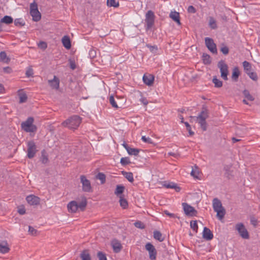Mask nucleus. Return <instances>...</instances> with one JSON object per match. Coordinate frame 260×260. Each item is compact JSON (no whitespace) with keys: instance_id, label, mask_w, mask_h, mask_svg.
<instances>
[{"instance_id":"f704fd0d","label":"nucleus","mask_w":260,"mask_h":260,"mask_svg":"<svg viewBox=\"0 0 260 260\" xmlns=\"http://www.w3.org/2000/svg\"><path fill=\"white\" fill-rule=\"evenodd\" d=\"M123 174L124 177L130 182H133L134 181L133 174L131 172H123Z\"/></svg>"},{"instance_id":"c756f323","label":"nucleus","mask_w":260,"mask_h":260,"mask_svg":"<svg viewBox=\"0 0 260 260\" xmlns=\"http://www.w3.org/2000/svg\"><path fill=\"white\" fill-rule=\"evenodd\" d=\"M80 256L82 260H91L90 254L87 250H84L81 253Z\"/></svg>"},{"instance_id":"6e6d98bb","label":"nucleus","mask_w":260,"mask_h":260,"mask_svg":"<svg viewBox=\"0 0 260 260\" xmlns=\"http://www.w3.org/2000/svg\"><path fill=\"white\" fill-rule=\"evenodd\" d=\"M220 51L222 52V53L224 55H226L229 53V50L228 47L224 46L221 48Z\"/></svg>"},{"instance_id":"1a4fd4ad","label":"nucleus","mask_w":260,"mask_h":260,"mask_svg":"<svg viewBox=\"0 0 260 260\" xmlns=\"http://www.w3.org/2000/svg\"><path fill=\"white\" fill-rule=\"evenodd\" d=\"M218 67L220 69L221 77L224 80H228V67L223 60H220L218 63Z\"/></svg>"},{"instance_id":"603ef678","label":"nucleus","mask_w":260,"mask_h":260,"mask_svg":"<svg viewBox=\"0 0 260 260\" xmlns=\"http://www.w3.org/2000/svg\"><path fill=\"white\" fill-rule=\"evenodd\" d=\"M7 58V54L5 52L2 51L0 52V60L2 61H5V59Z\"/></svg>"},{"instance_id":"bf43d9fd","label":"nucleus","mask_w":260,"mask_h":260,"mask_svg":"<svg viewBox=\"0 0 260 260\" xmlns=\"http://www.w3.org/2000/svg\"><path fill=\"white\" fill-rule=\"evenodd\" d=\"M18 212L20 215H24L25 213V209L24 207H20L18 209Z\"/></svg>"},{"instance_id":"2eb2a0df","label":"nucleus","mask_w":260,"mask_h":260,"mask_svg":"<svg viewBox=\"0 0 260 260\" xmlns=\"http://www.w3.org/2000/svg\"><path fill=\"white\" fill-rule=\"evenodd\" d=\"M154 80V77L151 74H144L143 77V82L148 86H151L153 84Z\"/></svg>"},{"instance_id":"79ce46f5","label":"nucleus","mask_w":260,"mask_h":260,"mask_svg":"<svg viewBox=\"0 0 260 260\" xmlns=\"http://www.w3.org/2000/svg\"><path fill=\"white\" fill-rule=\"evenodd\" d=\"M249 78L253 81H256L258 79L256 73L250 71L247 74Z\"/></svg>"},{"instance_id":"a211bd4d","label":"nucleus","mask_w":260,"mask_h":260,"mask_svg":"<svg viewBox=\"0 0 260 260\" xmlns=\"http://www.w3.org/2000/svg\"><path fill=\"white\" fill-rule=\"evenodd\" d=\"M170 17L177 24L181 25L179 13L176 11H171L169 15Z\"/></svg>"},{"instance_id":"4468645a","label":"nucleus","mask_w":260,"mask_h":260,"mask_svg":"<svg viewBox=\"0 0 260 260\" xmlns=\"http://www.w3.org/2000/svg\"><path fill=\"white\" fill-rule=\"evenodd\" d=\"M26 200L28 203L31 205H37L40 203V199L34 195H29L27 196Z\"/></svg>"},{"instance_id":"e433bc0d","label":"nucleus","mask_w":260,"mask_h":260,"mask_svg":"<svg viewBox=\"0 0 260 260\" xmlns=\"http://www.w3.org/2000/svg\"><path fill=\"white\" fill-rule=\"evenodd\" d=\"M109 103L112 105V106L115 108L118 109L119 108L117 102L115 101V99L113 95H111L109 98Z\"/></svg>"},{"instance_id":"f8f14e48","label":"nucleus","mask_w":260,"mask_h":260,"mask_svg":"<svg viewBox=\"0 0 260 260\" xmlns=\"http://www.w3.org/2000/svg\"><path fill=\"white\" fill-rule=\"evenodd\" d=\"M80 180L82 184L83 190L85 192H90L91 191V187L89 180L84 175L80 176Z\"/></svg>"},{"instance_id":"473e14b6","label":"nucleus","mask_w":260,"mask_h":260,"mask_svg":"<svg viewBox=\"0 0 260 260\" xmlns=\"http://www.w3.org/2000/svg\"><path fill=\"white\" fill-rule=\"evenodd\" d=\"M107 4L109 7L117 8L119 6V3L116 0H107Z\"/></svg>"},{"instance_id":"5fc2aeb1","label":"nucleus","mask_w":260,"mask_h":260,"mask_svg":"<svg viewBox=\"0 0 260 260\" xmlns=\"http://www.w3.org/2000/svg\"><path fill=\"white\" fill-rule=\"evenodd\" d=\"M28 232L32 235H35L37 234V230L31 226H28Z\"/></svg>"},{"instance_id":"72a5a7b5","label":"nucleus","mask_w":260,"mask_h":260,"mask_svg":"<svg viewBox=\"0 0 260 260\" xmlns=\"http://www.w3.org/2000/svg\"><path fill=\"white\" fill-rule=\"evenodd\" d=\"M96 178L101 181V184L105 183V182L106 181V176L103 173H99L96 175Z\"/></svg>"},{"instance_id":"bb28decb","label":"nucleus","mask_w":260,"mask_h":260,"mask_svg":"<svg viewBox=\"0 0 260 260\" xmlns=\"http://www.w3.org/2000/svg\"><path fill=\"white\" fill-rule=\"evenodd\" d=\"M243 66L244 68V70L246 74L251 71L252 66L251 64L249 62L247 61H243Z\"/></svg>"},{"instance_id":"f03ea898","label":"nucleus","mask_w":260,"mask_h":260,"mask_svg":"<svg viewBox=\"0 0 260 260\" xmlns=\"http://www.w3.org/2000/svg\"><path fill=\"white\" fill-rule=\"evenodd\" d=\"M213 208L217 213V218L220 220H222L225 214V210L222 206L221 201L217 198H215L213 200Z\"/></svg>"},{"instance_id":"7ed1b4c3","label":"nucleus","mask_w":260,"mask_h":260,"mask_svg":"<svg viewBox=\"0 0 260 260\" xmlns=\"http://www.w3.org/2000/svg\"><path fill=\"white\" fill-rule=\"evenodd\" d=\"M81 118L77 115L72 116L62 123V125L70 129H76L81 123Z\"/></svg>"},{"instance_id":"0e129e2a","label":"nucleus","mask_w":260,"mask_h":260,"mask_svg":"<svg viewBox=\"0 0 260 260\" xmlns=\"http://www.w3.org/2000/svg\"><path fill=\"white\" fill-rule=\"evenodd\" d=\"M140 100L141 102L142 103H143L145 106L147 105L148 103V102L146 98L142 97Z\"/></svg>"},{"instance_id":"09e8293b","label":"nucleus","mask_w":260,"mask_h":260,"mask_svg":"<svg viewBox=\"0 0 260 260\" xmlns=\"http://www.w3.org/2000/svg\"><path fill=\"white\" fill-rule=\"evenodd\" d=\"M190 226L191 229L195 231L196 232H197L198 230V224L196 221H192L190 222Z\"/></svg>"},{"instance_id":"69168bd1","label":"nucleus","mask_w":260,"mask_h":260,"mask_svg":"<svg viewBox=\"0 0 260 260\" xmlns=\"http://www.w3.org/2000/svg\"><path fill=\"white\" fill-rule=\"evenodd\" d=\"M70 68L72 70H74L76 68V64H75V61L73 60H70Z\"/></svg>"},{"instance_id":"cd10ccee","label":"nucleus","mask_w":260,"mask_h":260,"mask_svg":"<svg viewBox=\"0 0 260 260\" xmlns=\"http://www.w3.org/2000/svg\"><path fill=\"white\" fill-rule=\"evenodd\" d=\"M119 203L120 206L123 209H126L128 207V202L126 199H125L122 196H120Z\"/></svg>"},{"instance_id":"4c0bfd02","label":"nucleus","mask_w":260,"mask_h":260,"mask_svg":"<svg viewBox=\"0 0 260 260\" xmlns=\"http://www.w3.org/2000/svg\"><path fill=\"white\" fill-rule=\"evenodd\" d=\"M87 205V202L85 199L83 200L79 203H78V209L83 211Z\"/></svg>"},{"instance_id":"b1692460","label":"nucleus","mask_w":260,"mask_h":260,"mask_svg":"<svg viewBox=\"0 0 260 260\" xmlns=\"http://www.w3.org/2000/svg\"><path fill=\"white\" fill-rule=\"evenodd\" d=\"M239 75H240V71L239 70L238 68H237V67L234 68L233 70V73H232V79L235 81H237L238 79Z\"/></svg>"},{"instance_id":"a18cd8bd","label":"nucleus","mask_w":260,"mask_h":260,"mask_svg":"<svg viewBox=\"0 0 260 260\" xmlns=\"http://www.w3.org/2000/svg\"><path fill=\"white\" fill-rule=\"evenodd\" d=\"M147 47L150 50V51L153 53H156L158 48L157 46L156 45L154 46H151L149 44H147L146 45Z\"/></svg>"},{"instance_id":"20e7f679","label":"nucleus","mask_w":260,"mask_h":260,"mask_svg":"<svg viewBox=\"0 0 260 260\" xmlns=\"http://www.w3.org/2000/svg\"><path fill=\"white\" fill-rule=\"evenodd\" d=\"M34 118L31 117H28L27 120L21 123L22 128L26 132L34 133L36 132L37 127L33 124Z\"/></svg>"},{"instance_id":"dca6fc26","label":"nucleus","mask_w":260,"mask_h":260,"mask_svg":"<svg viewBox=\"0 0 260 260\" xmlns=\"http://www.w3.org/2000/svg\"><path fill=\"white\" fill-rule=\"evenodd\" d=\"M67 207L69 212L71 213H76L78 210V203L75 201L70 202L68 204Z\"/></svg>"},{"instance_id":"052dcab7","label":"nucleus","mask_w":260,"mask_h":260,"mask_svg":"<svg viewBox=\"0 0 260 260\" xmlns=\"http://www.w3.org/2000/svg\"><path fill=\"white\" fill-rule=\"evenodd\" d=\"M250 222L254 226H256L257 224V220L254 217H251L250 218Z\"/></svg>"},{"instance_id":"4be33fe9","label":"nucleus","mask_w":260,"mask_h":260,"mask_svg":"<svg viewBox=\"0 0 260 260\" xmlns=\"http://www.w3.org/2000/svg\"><path fill=\"white\" fill-rule=\"evenodd\" d=\"M62 43L63 46L67 49H70L71 47V41L69 37L67 36H64L62 37Z\"/></svg>"},{"instance_id":"7c9ffc66","label":"nucleus","mask_w":260,"mask_h":260,"mask_svg":"<svg viewBox=\"0 0 260 260\" xmlns=\"http://www.w3.org/2000/svg\"><path fill=\"white\" fill-rule=\"evenodd\" d=\"M19 103H23L26 102L27 96L24 92H19Z\"/></svg>"},{"instance_id":"338daca9","label":"nucleus","mask_w":260,"mask_h":260,"mask_svg":"<svg viewBox=\"0 0 260 260\" xmlns=\"http://www.w3.org/2000/svg\"><path fill=\"white\" fill-rule=\"evenodd\" d=\"M42 161L44 164H45L48 161L47 156L43 154L42 155Z\"/></svg>"},{"instance_id":"423d86ee","label":"nucleus","mask_w":260,"mask_h":260,"mask_svg":"<svg viewBox=\"0 0 260 260\" xmlns=\"http://www.w3.org/2000/svg\"><path fill=\"white\" fill-rule=\"evenodd\" d=\"M155 15L151 10H149L146 14L145 21L146 30H149L154 25Z\"/></svg>"},{"instance_id":"412c9836","label":"nucleus","mask_w":260,"mask_h":260,"mask_svg":"<svg viewBox=\"0 0 260 260\" xmlns=\"http://www.w3.org/2000/svg\"><path fill=\"white\" fill-rule=\"evenodd\" d=\"M10 248L8 244L6 241L0 242V252L2 253H7L9 252Z\"/></svg>"},{"instance_id":"5701e85b","label":"nucleus","mask_w":260,"mask_h":260,"mask_svg":"<svg viewBox=\"0 0 260 260\" xmlns=\"http://www.w3.org/2000/svg\"><path fill=\"white\" fill-rule=\"evenodd\" d=\"M124 186L121 185H117L116 186V189L115 190L114 193L119 198H120V196H122V194L123 193L124 190Z\"/></svg>"},{"instance_id":"de8ad7c7","label":"nucleus","mask_w":260,"mask_h":260,"mask_svg":"<svg viewBox=\"0 0 260 260\" xmlns=\"http://www.w3.org/2000/svg\"><path fill=\"white\" fill-rule=\"evenodd\" d=\"M98 257L99 260H107L105 254L101 251L98 253Z\"/></svg>"},{"instance_id":"ea45409f","label":"nucleus","mask_w":260,"mask_h":260,"mask_svg":"<svg viewBox=\"0 0 260 260\" xmlns=\"http://www.w3.org/2000/svg\"><path fill=\"white\" fill-rule=\"evenodd\" d=\"M209 24L210 27L212 29L217 28L216 21L213 17H210Z\"/></svg>"},{"instance_id":"6ab92c4d","label":"nucleus","mask_w":260,"mask_h":260,"mask_svg":"<svg viewBox=\"0 0 260 260\" xmlns=\"http://www.w3.org/2000/svg\"><path fill=\"white\" fill-rule=\"evenodd\" d=\"M50 86L55 89H57L59 86V80L56 76H54L53 80H50L48 81Z\"/></svg>"},{"instance_id":"9b49d317","label":"nucleus","mask_w":260,"mask_h":260,"mask_svg":"<svg viewBox=\"0 0 260 260\" xmlns=\"http://www.w3.org/2000/svg\"><path fill=\"white\" fill-rule=\"evenodd\" d=\"M205 42L206 47L212 53H217L216 45L212 39L207 37L205 39Z\"/></svg>"},{"instance_id":"8fccbe9b","label":"nucleus","mask_w":260,"mask_h":260,"mask_svg":"<svg viewBox=\"0 0 260 260\" xmlns=\"http://www.w3.org/2000/svg\"><path fill=\"white\" fill-rule=\"evenodd\" d=\"M184 124L186 127L187 130L188 131L189 134V135L192 136L194 134V132L191 131V127L189 124L187 122H184Z\"/></svg>"},{"instance_id":"f257e3e1","label":"nucleus","mask_w":260,"mask_h":260,"mask_svg":"<svg viewBox=\"0 0 260 260\" xmlns=\"http://www.w3.org/2000/svg\"><path fill=\"white\" fill-rule=\"evenodd\" d=\"M209 117L208 110L206 107H203L202 111L200 113L198 116H190V122H192L193 121L198 122L201 128L205 131L207 130L206 119Z\"/></svg>"},{"instance_id":"393cba45","label":"nucleus","mask_w":260,"mask_h":260,"mask_svg":"<svg viewBox=\"0 0 260 260\" xmlns=\"http://www.w3.org/2000/svg\"><path fill=\"white\" fill-rule=\"evenodd\" d=\"M153 237L155 239L159 241V242H162L164 240V237L162 234L158 231H154Z\"/></svg>"},{"instance_id":"f3484780","label":"nucleus","mask_w":260,"mask_h":260,"mask_svg":"<svg viewBox=\"0 0 260 260\" xmlns=\"http://www.w3.org/2000/svg\"><path fill=\"white\" fill-rule=\"evenodd\" d=\"M203 238L208 241L212 240L213 238V235L212 232L207 227H205L204 228L203 232Z\"/></svg>"},{"instance_id":"58836bf2","label":"nucleus","mask_w":260,"mask_h":260,"mask_svg":"<svg viewBox=\"0 0 260 260\" xmlns=\"http://www.w3.org/2000/svg\"><path fill=\"white\" fill-rule=\"evenodd\" d=\"M244 96L247 100L252 101L254 100V98L250 94L249 92L247 90H244L243 92Z\"/></svg>"},{"instance_id":"3c124183","label":"nucleus","mask_w":260,"mask_h":260,"mask_svg":"<svg viewBox=\"0 0 260 260\" xmlns=\"http://www.w3.org/2000/svg\"><path fill=\"white\" fill-rule=\"evenodd\" d=\"M33 74H34V72H33V70L32 68H29L26 70V73H25L26 77H32Z\"/></svg>"},{"instance_id":"2f4dec72","label":"nucleus","mask_w":260,"mask_h":260,"mask_svg":"<svg viewBox=\"0 0 260 260\" xmlns=\"http://www.w3.org/2000/svg\"><path fill=\"white\" fill-rule=\"evenodd\" d=\"M127 152L129 155L137 156L140 152V149L129 147Z\"/></svg>"},{"instance_id":"49530a36","label":"nucleus","mask_w":260,"mask_h":260,"mask_svg":"<svg viewBox=\"0 0 260 260\" xmlns=\"http://www.w3.org/2000/svg\"><path fill=\"white\" fill-rule=\"evenodd\" d=\"M14 24L16 26H23L24 25L23 20L20 18L16 19L14 21Z\"/></svg>"},{"instance_id":"774afa93","label":"nucleus","mask_w":260,"mask_h":260,"mask_svg":"<svg viewBox=\"0 0 260 260\" xmlns=\"http://www.w3.org/2000/svg\"><path fill=\"white\" fill-rule=\"evenodd\" d=\"M141 224L142 223L141 222H136L135 223V225L137 228H143V227L141 226Z\"/></svg>"},{"instance_id":"a878e982","label":"nucleus","mask_w":260,"mask_h":260,"mask_svg":"<svg viewBox=\"0 0 260 260\" xmlns=\"http://www.w3.org/2000/svg\"><path fill=\"white\" fill-rule=\"evenodd\" d=\"M13 19L12 17L10 16H5L1 20L0 22L6 24H9L13 22Z\"/></svg>"},{"instance_id":"c85d7f7f","label":"nucleus","mask_w":260,"mask_h":260,"mask_svg":"<svg viewBox=\"0 0 260 260\" xmlns=\"http://www.w3.org/2000/svg\"><path fill=\"white\" fill-rule=\"evenodd\" d=\"M164 186L167 188H174L177 191H179L180 190L179 187H178L177 184L173 182L164 184Z\"/></svg>"},{"instance_id":"c9c22d12","label":"nucleus","mask_w":260,"mask_h":260,"mask_svg":"<svg viewBox=\"0 0 260 260\" xmlns=\"http://www.w3.org/2000/svg\"><path fill=\"white\" fill-rule=\"evenodd\" d=\"M213 83L215 85L216 87H221L222 86V82L220 80L218 79L216 77L213 78Z\"/></svg>"},{"instance_id":"a19ab883","label":"nucleus","mask_w":260,"mask_h":260,"mask_svg":"<svg viewBox=\"0 0 260 260\" xmlns=\"http://www.w3.org/2000/svg\"><path fill=\"white\" fill-rule=\"evenodd\" d=\"M203 60L205 64H209L211 62L210 56L207 54H203Z\"/></svg>"},{"instance_id":"c03bdc74","label":"nucleus","mask_w":260,"mask_h":260,"mask_svg":"<svg viewBox=\"0 0 260 260\" xmlns=\"http://www.w3.org/2000/svg\"><path fill=\"white\" fill-rule=\"evenodd\" d=\"M199 174V171L198 168L196 166L195 169H192L191 172V175L194 178H198Z\"/></svg>"},{"instance_id":"ddd939ff","label":"nucleus","mask_w":260,"mask_h":260,"mask_svg":"<svg viewBox=\"0 0 260 260\" xmlns=\"http://www.w3.org/2000/svg\"><path fill=\"white\" fill-rule=\"evenodd\" d=\"M182 206L186 215L189 216H193L196 215V213H197V211L194 209V208L190 205H188L187 203H182Z\"/></svg>"},{"instance_id":"6e6552de","label":"nucleus","mask_w":260,"mask_h":260,"mask_svg":"<svg viewBox=\"0 0 260 260\" xmlns=\"http://www.w3.org/2000/svg\"><path fill=\"white\" fill-rule=\"evenodd\" d=\"M27 156L29 158H33L37 152V146L33 141L27 142Z\"/></svg>"},{"instance_id":"9d476101","label":"nucleus","mask_w":260,"mask_h":260,"mask_svg":"<svg viewBox=\"0 0 260 260\" xmlns=\"http://www.w3.org/2000/svg\"><path fill=\"white\" fill-rule=\"evenodd\" d=\"M145 248L149 252V258L151 260H156L157 251L154 246L150 243L145 245Z\"/></svg>"},{"instance_id":"e2e57ef3","label":"nucleus","mask_w":260,"mask_h":260,"mask_svg":"<svg viewBox=\"0 0 260 260\" xmlns=\"http://www.w3.org/2000/svg\"><path fill=\"white\" fill-rule=\"evenodd\" d=\"M3 71L5 73L8 74L11 73L12 72V69L9 67L4 68Z\"/></svg>"},{"instance_id":"864d4df0","label":"nucleus","mask_w":260,"mask_h":260,"mask_svg":"<svg viewBox=\"0 0 260 260\" xmlns=\"http://www.w3.org/2000/svg\"><path fill=\"white\" fill-rule=\"evenodd\" d=\"M142 140L143 142L149 144L152 143V140L149 137H146L145 136H142Z\"/></svg>"},{"instance_id":"0eeeda50","label":"nucleus","mask_w":260,"mask_h":260,"mask_svg":"<svg viewBox=\"0 0 260 260\" xmlns=\"http://www.w3.org/2000/svg\"><path fill=\"white\" fill-rule=\"evenodd\" d=\"M235 228L242 238L244 239H249V233L242 223H238L236 224Z\"/></svg>"},{"instance_id":"13d9d810","label":"nucleus","mask_w":260,"mask_h":260,"mask_svg":"<svg viewBox=\"0 0 260 260\" xmlns=\"http://www.w3.org/2000/svg\"><path fill=\"white\" fill-rule=\"evenodd\" d=\"M164 213L167 216H169L171 218H176L177 217V216L173 214L170 213L168 210H165L164 211Z\"/></svg>"},{"instance_id":"37998d69","label":"nucleus","mask_w":260,"mask_h":260,"mask_svg":"<svg viewBox=\"0 0 260 260\" xmlns=\"http://www.w3.org/2000/svg\"><path fill=\"white\" fill-rule=\"evenodd\" d=\"M120 163L123 166L129 164L131 163L130 160L128 157H122L120 159Z\"/></svg>"},{"instance_id":"680f3d73","label":"nucleus","mask_w":260,"mask_h":260,"mask_svg":"<svg viewBox=\"0 0 260 260\" xmlns=\"http://www.w3.org/2000/svg\"><path fill=\"white\" fill-rule=\"evenodd\" d=\"M39 47L42 49H46L47 47V44L44 42H41L39 45Z\"/></svg>"},{"instance_id":"aec40b11","label":"nucleus","mask_w":260,"mask_h":260,"mask_svg":"<svg viewBox=\"0 0 260 260\" xmlns=\"http://www.w3.org/2000/svg\"><path fill=\"white\" fill-rule=\"evenodd\" d=\"M112 246L113 249V251L116 253L119 252L122 248L121 243L116 240L112 241Z\"/></svg>"},{"instance_id":"39448f33","label":"nucleus","mask_w":260,"mask_h":260,"mask_svg":"<svg viewBox=\"0 0 260 260\" xmlns=\"http://www.w3.org/2000/svg\"><path fill=\"white\" fill-rule=\"evenodd\" d=\"M30 14L34 21H38L41 18V15L38 10V5L36 2L30 4Z\"/></svg>"},{"instance_id":"4d7b16f0","label":"nucleus","mask_w":260,"mask_h":260,"mask_svg":"<svg viewBox=\"0 0 260 260\" xmlns=\"http://www.w3.org/2000/svg\"><path fill=\"white\" fill-rule=\"evenodd\" d=\"M187 12L189 13L194 14L196 12V10L192 6H190L188 7Z\"/></svg>"}]
</instances>
